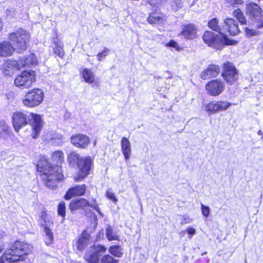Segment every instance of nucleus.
<instances>
[{
	"label": "nucleus",
	"instance_id": "1",
	"mask_svg": "<svg viewBox=\"0 0 263 263\" xmlns=\"http://www.w3.org/2000/svg\"><path fill=\"white\" fill-rule=\"evenodd\" d=\"M39 171L43 172L42 179L46 185L53 189L57 186V182L63 179L64 176L62 173L61 166H52L45 158H41L37 164Z\"/></svg>",
	"mask_w": 263,
	"mask_h": 263
},
{
	"label": "nucleus",
	"instance_id": "2",
	"mask_svg": "<svg viewBox=\"0 0 263 263\" xmlns=\"http://www.w3.org/2000/svg\"><path fill=\"white\" fill-rule=\"evenodd\" d=\"M32 251L29 245L20 241L15 242L13 247L6 251L0 258V263H5V259L10 263H31L29 254Z\"/></svg>",
	"mask_w": 263,
	"mask_h": 263
},
{
	"label": "nucleus",
	"instance_id": "3",
	"mask_svg": "<svg viewBox=\"0 0 263 263\" xmlns=\"http://www.w3.org/2000/svg\"><path fill=\"white\" fill-rule=\"evenodd\" d=\"M203 41L209 46L216 49L225 45H233L236 42L228 39L224 34H215L211 31H206L202 37Z\"/></svg>",
	"mask_w": 263,
	"mask_h": 263
},
{
	"label": "nucleus",
	"instance_id": "4",
	"mask_svg": "<svg viewBox=\"0 0 263 263\" xmlns=\"http://www.w3.org/2000/svg\"><path fill=\"white\" fill-rule=\"evenodd\" d=\"M9 39L12 42L14 47L18 52L26 50L30 35L26 30L20 29L15 32L10 33Z\"/></svg>",
	"mask_w": 263,
	"mask_h": 263
},
{
	"label": "nucleus",
	"instance_id": "5",
	"mask_svg": "<svg viewBox=\"0 0 263 263\" xmlns=\"http://www.w3.org/2000/svg\"><path fill=\"white\" fill-rule=\"evenodd\" d=\"M246 9L247 15L256 28H263V11L261 8L255 3H250L246 5Z\"/></svg>",
	"mask_w": 263,
	"mask_h": 263
},
{
	"label": "nucleus",
	"instance_id": "6",
	"mask_svg": "<svg viewBox=\"0 0 263 263\" xmlns=\"http://www.w3.org/2000/svg\"><path fill=\"white\" fill-rule=\"evenodd\" d=\"M44 94L42 89L35 88L28 91L22 100L23 105L28 107L39 105L43 101Z\"/></svg>",
	"mask_w": 263,
	"mask_h": 263
},
{
	"label": "nucleus",
	"instance_id": "7",
	"mask_svg": "<svg viewBox=\"0 0 263 263\" xmlns=\"http://www.w3.org/2000/svg\"><path fill=\"white\" fill-rule=\"evenodd\" d=\"M36 81V73L34 70H26L17 75L15 80V86L22 89L29 88Z\"/></svg>",
	"mask_w": 263,
	"mask_h": 263
},
{
	"label": "nucleus",
	"instance_id": "8",
	"mask_svg": "<svg viewBox=\"0 0 263 263\" xmlns=\"http://www.w3.org/2000/svg\"><path fill=\"white\" fill-rule=\"evenodd\" d=\"M231 105V103L227 101H213L205 105L204 110L209 115L215 114L226 110Z\"/></svg>",
	"mask_w": 263,
	"mask_h": 263
},
{
	"label": "nucleus",
	"instance_id": "9",
	"mask_svg": "<svg viewBox=\"0 0 263 263\" xmlns=\"http://www.w3.org/2000/svg\"><path fill=\"white\" fill-rule=\"evenodd\" d=\"M106 251V248L104 246L95 244L90 250L86 253L85 259L88 263H99L101 253H105Z\"/></svg>",
	"mask_w": 263,
	"mask_h": 263
},
{
	"label": "nucleus",
	"instance_id": "10",
	"mask_svg": "<svg viewBox=\"0 0 263 263\" xmlns=\"http://www.w3.org/2000/svg\"><path fill=\"white\" fill-rule=\"evenodd\" d=\"M205 88L208 95L211 96H218L224 90V83L220 80H214L209 82Z\"/></svg>",
	"mask_w": 263,
	"mask_h": 263
},
{
	"label": "nucleus",
	"instance_id": "11",
	"mask_svg": "<svg viewBox=\"0 0 263 263\" xmlns=\"http://www.w3.org/2000/svg\"><path fill=\"white\" fill-rule=\"evenodd\" d=\"M238 72L232 63L227 62L223 65L222 76L230 84L234 83L238 79Z\"/></svg>",
	"mask_w": 263,
	"mask_h": 263
},
{
	"label": "nucleus",
	"instance_id": "12",
	"mask_svg": "<svg viewBox=\"0 0 263 263\" xmlns=\"http://www.w3.org/2000/svg\"><path fill=\"white\" fill-rule=\"evenodd\" d=\"M68 161L69 164L72 166H77L79 170V173L77 176H74L76 181H80L82 178V159L80 156L76 152H72L68 155Z\"/></svg>",
	"mask_w": 263,
	"mask_h": 263
},
{
	"label": "nucleus",
	"instance_id": "13",
	"mask_svg": "<svg viewBox=\"0 0 263 263\" xmlns=\"http://www.w3.org/2000/svg\"><path fill=\"white\" fill-rule=\"evenodd\" d=\"M30 116L32 120L31 124L33 130L32 137L36 138L43 127V120L39 115L31 113Z\"/></svg>",
	"mask_w": 263,
	"mask_h": 263
},
{
	"label": "nucleus",
	"instance_id": "14",
	"mask_svg": "<svg viewBox=\"0 0 263 263\" xmlns=\"http://www.w3.org/2000/svg\"><path fill=\"white\" fill-rule=\"evenodd\" d=\"M13 125L15 130L18 132L20 129L27 124L26 115L22 112H16L12 116Z\"/></svg>",
	"mask_w": 263,
	"mask_h": 263
},
{
	"label": "nucleus",
	"instance_id": "15",
	"mask_svg": "<svg viewBox=\"0 0 263 263\" xmlns=\"http://www.w3.org/2000/svg\"><path fill=\"white\" fill-rule=\"evenodd\" d=\"M18 68L35 66L38 64V60L34 54L30 53L19 59Z\"/></svg>",
	"mask_w": 263,
	"mask_h": 263
},
{
	"label": "nucleus",
	"instance_id": "16",
	"mask_svg": "<svg viewBox=\"0 0 263 263\" xmlns=\"http://www.w3.org/2000/svg\"><path fill=\"white\" fill-rule=\"evenodd\" d=\"M219 72L220 68L218 66L211 64L201 73V78L203 80L209 79L217 77Z\"/></svg>",
	"mask_w": 263,
	"mask_h": 263
},
{
	"label": "nucleus",
	"instance_id": "17",
	"mask_svg": "<svg viewBox=\"0 0 263 263\" xmlns=\"http://www.w3.org/2000/svg\"><path fill=\"white\" fill-rule=\"evenodd\" d=\"M45 139L51 144L58 145L61 144L64 139V137L61 134L55 132L47 133Z\"/></svg>",
	"mask_w": 263,
	"mask_h": 263
},
{
	"label": "nucleus",
	"instance_id": "18",
	"mask_svg": "<svg viewBox=\"0 0 263 263\" xmlns=\"http://www.w3.org/2000/svg\"><path fill=\"white\" fill-rule=\"evenodd\" d=\"M83 79L86 83L90 84L92 87H99L100 86L99 79L95 78L94 74L89 69L83 70Z\"/></svg>",
	"mask_w": 263,
	"mask_h": 263
},
{
	"label": "nucleus",
	"instance_id": "19",
	"mask_svg": "<svg viewBox=\"0 0 263 263\" xmlns=\"http://www.w3.org/2000/svg\"><path fill=\"white\" fill-rule=\"evenodd\" d=\"M181 34L186 39H193L196 37L197 28L191 24L184 26Z\"/></svg>",
	"mask_w": 263,
	"mask_h": 263
},
{
	"label": "nucleus",
	"instance_id": "20",
	"mask_svg": "<svg viewBox=\"0 0 263 263\" xmlns=\"http://www.w3.org/2000/svg\"><path fill=\"white\" fill-rule=\"evenodd\" d=\"M121 151L126 161L128 160L132 155V147L129 140L126 138H122L121 141Z\"/></svg>",
	"mask_w": 263,
	"mask_h": 263
},
{
	"label": "nucleus",
	"instance_id": "21",
	"mask_svg": "<svg viewBox=\"0 0 263 263\" xmlns=\"http://www.w3.org/2000/svg\"><path fill=\"white\" fill-rule=\"evenodd\" d=\"M226 29L232 35H235L239 32L237 23L233 18H227L224 21Z\"/></svg>",
	"mask_w": 263,
	"mask_h": 263
},
{
	"label": "nucleus",
	"instance_id": "22",
	"mask_svg": "<svg viewBox=\"0 0 263 263\" xmlns=\"http://www.w3.org/2000/svg\"><path fill=\"white\" fill-rule=\"evenodd\" d=\"M82 195V186L76 185L69 189L66 193L64 198L66 200H70L73 197L81 196Z\"/></svg>",
	"mask_w": 263,
	"mask_h": 263
},
{
	"label": "nucleus",
	"instance_id": "23",
	"mask_svg": "<svg viewBox=\"0 0 263 263\" xmlns=\"http://www.w3.org/2000/svg\"><path fill=\"white\" fill-rule=\"evenodd\" d=\"M93 160L90 156L83 158V179L90 174L93 167Z\"/></svg>",
	"mask_w": 263,
	"mask_h": 263
},
{
	"label": "nucleus",
	"instance_id": "24",
	"mask_svg": "<svg viewBox=\"0 0 263 263\" xmlns=\"http://www.w3.org/2000/svg\"><path fill=\"white\" fill-rule=\"evenodd\" d=\"M14 49L15 48L8 42H4L0 44V55L2 56L10 55Z\"/></svg>",
	"mask_w": 263,
	"mask_h": 263
},
{
	"label": "nucleus",
	"instance_id": "25",
	"mask_svg": "<svg viewBox=\"0 0 263 263\" xmlns=\"http://www.w3.org/2000/svg\"><path fill=\"white\" fill-rule=\"evenodd\" d=\"M147 21L150 24H162L164 18L161 14L153 12L147 18Z\"/></svg>",
	"mask_w": 263,
	"mask_h": 263
},
{
	"label": "nucleus",
	"instance_id": "26",
	"mask_svg": "<svg viewBox=\"0 0 263 263\" xmlns=\"http://www.w3.org/2000/svg\"><path fill=\"white\" fill-rule=\"evenodd\" d=\"M82 207V199L78 198L72 200L69 204V209L73 212L80 209Z\"/></svg>",
	"mask_w": 263,
	"mask_h": 263
},
{
	"label": "nucleus",
	"instance_id": "27",
	"mask_svg": "<svg viewBox=\"0 0 263 263\" xmlns=\"http://www.w3.org/2000/svg\"><path fill=\"white\" fill-rule=\"evenodd\" d=\"M122 249L121 247L118 246H112L109 247L108 252L112 255L116 257H121L123 253L122 252Z\"/></svg>",
	"mask_w": 263,
	"mask_h": 263
},
{
	"label": "nucleus",
	"instance_id": "28",
	"mask_svg": "<svg viewBox=\"0 0 263 263\" xmlns=\"http://www.w3.org/2000/svg\"><path fill=\"white\" fill-rule=\"evenodd\" d=\"M106 236L109 241L119 240V236L117 232L114 231L110 226H108L106 230Z\"/></svg>",
	"mask_w": 263,
	"mask_h": 263
},
{
	"label": "nucleus",
	"instance_id": "29",
	"mask_svg": "<svg viewBox=\"0 0 263 263\" xmlns=\"http://www.w3.org/2000/svg\"><path fill=\"white\" fill-rule=\"evenodd\" d=\"M55 47L54 48V53L58 55L60 58H62L64 55V50L63 49V45L62 42L60 41H54Z\"/></svg>",
	"mask_w": 263,
	"mask_h": 263
},
{
	"label": "nucleus",
	"instance_id": "30",
	"mask_svg": "<svg viewBox=\"0 0 263 263\" xmlns=\"http://www.w3.org/2000/svg\"><path fill=\"white\" fill-rule=\"evenodd\" d=\"M233 15L239 22L242 24H246L247 22L246 18L243 15V12L240 9H237L233 12Z\"/></svg>",
	"mask_w": 263,
	"mask_h": 263
},
{
	"label": "nucleus",
	"instance_id": "31",
	"mask_svg": "<svg viewBox=\"0 0 263 263\" xmlns=\"http://www.w3.org/2000/svg\"><path fill=\"white\" fill-rule=\"evenodd\" d=\"M71 142L76 146L81 147L82 145V135L77 134L72 136L71 138Z\"/></svg>",
	"mask_w": 263,
	"mask_h": 263
},
{
	"label": "nucleus",
	"instance_id": "32",
	"mask_svg": "<svg viewBox=\"0 0 263 263\" xmlns=\"http://www.w3.org/2000/svg\"><path fill=\"white\" fill-rule=\"evenodd\" d=\"M44 232L46 236L45 243L47 245H49L52 243L53 240L52 233L51 230L46 226L44 227Z\"/></svg>",
	"mask_w": 263,
	"mask_h": 263
},
{
	"label": "nucleus",
	"instance_id": "33",
	"mask_svg": "<svg viewBox=\"0 0 263 263\" xmlns=\"http://www.w3.org/2000/svg\"><path fill=\"white\" fill-rule=\"evenodd\" d=\"M52 159L58 164H61L64 161L63 153L62 151H56L52 154Z\"/></svg>",
	"mask_w": 263,
	"mask_h": 263
},
{
	"label": "nucleus",
	"instance_id": "34",
	"mask_svg": "<svg viewBox=\"0 0 263 263\" xmlns=\"http://www.w3.org/2000/svg\"><path fill=\"white\" fill-rule=\"evenodd\" d=\"M209 26L212 30L219 32V33H221L222 29L221 28L220 26L218 25V22H217V20L216 18H212L209 22Z\"/></svg>",
	"mask_w": 263,
	"mask_h": 263
},
{
	"label": "nucleus",
	"instance_id": "35",
	"mask_svg": "<svg viewBox=\"0 0 263 263\" xmlns=\"http://www.w3.org/2000/svg\"><path fill=\"white\" fill-rule=\"evenodd\" d=\"M172 9L174 11H178L183 7L182 0H172L171 3Z\"/></svg>",
	"mask_w": 263,
	"mask_h": 263
},
{
	"label": "nucleus",
	"instance_id": "36",
	"mask_svg": "<svg viewBox=\"0 0 263 263\" xmlns=\"http://www.w3.org/2000/svg\"><path fill=\"white\" fill-rule=\"evenodd\" d=\"M100 263H118V260L114 259L111 255L107 254L104 255L100 259Z\"/></svg>",
	"mask_w": 263,
	"mask_h": 263
},
{
	"label": "nucleus",
	"instance_id": "37",
	"mask_svg": "<svg viewBox=\"0 0 263 263\" xmlns=\"http://www.w3.org/2000/svg\"><path fill=\"white\" fill-rule=\"evenodd\" d=\"M19 60L17 61L15 60H8L6 63V67L8 68L9 69L13 70L14 68H16V69H19L18 65H19Z\"/></svg>",
	"mask_w": 263,
	"mask_h": 263
},
{
	"label": "nucleus",
	"instance_id": "38",
	"mask_svg": "<svg viewBox=\"0 0 263 263\" xmlns=\"http://www.w3.org/2000/svg\"><path fill=\"white\" fill-rule=\"evenodd\" d=\"M83 206H85V205L90 206V207L92 208L93 209H95V210H96L102 216H103L100 211L99 208L98 207V205L95 203V201L90 203L89 202H88L87 200L83 199Z\"/></svg>",
	"mask_w": 263,
	"mask_h": 263
},
{
	"label": "nucleus",
	"instance_id": "39",
	"mask_svg": "<svg viewBox=\"0 0 263 263\" xmlns=\"http://www.w3.org/2000/svg\"><path fill=\"white\" fill-rule=\"evenodd\" d=\"M65 203L63 201L61 202L58 208V214L62 217H64L65 216Z\"/></svg>",
	"mask_w": 263,
	"mask_h": 263
},
{
	"label": "nucleus",
	"instance_id": "40",
	"mask_svg": "<svg viewBox=\"0 0 263 263\" xmlns=\"http://www.w3.org/2000/svg\"><path fill=\"white\" fill-rule=\"evenodd\" d=\"M201 210L202 215L205 217H208L210 212V209L209 206L201 204Z\"/></svg>",
	"mask_w": 263,
	"mask_h": 263
},
{
	"label": "nucleus",
	"instance_id": "41",
	"mask_svg": "<svg viewBox=\"0 0 263 263\" xmlns=\"http://www.w3.org/2000/svg\"><path fill=\"white\" fill-rule=\"evenodd\" d=\"M108 50L107 48H105L104 50L102 52L97 54V58L99 61H101L105 59L106 56L108 54Z\"/></svg>",
	"mask_w": 263,
	"mask_h": 263
},
{
	"label": "nucleus",
	"instance_id": "42",
	"mask_svg": "<svg viewBox=\"0 0 263 263\" xmlns=\"http://www.w3.org/2000/svg\"><path fill=\"white\" fill-rule=\"evenodd\" d=\"M106 195L108 198L112 200L114 202H116L118 201L117 198L116 197L115 194L111 191L110 189L108 190L106 192Z\"/></svg>",
	"mask_w": 263,
	"mask_h": 263
},
{
	"label": "nucleus",
	"instance_id": "43",
	"mask_svg": "<svg viewBox=\"0 0 263 263\" xmlns=\"http://www.w3.org/2000/svg\"><path fill=\"white\" fill-rule=\"evenodd\" d=\"M152 6H157L163 4L167 1V0H145Z\"/></svg>",
	"mask_w": 263,
	"mask_h": 263
},
{
	"label": "nucleus",
	"instance_id": "44",
	"mask_svg": "<svg viewBox=\"0 0 263 263\" xmlns=\"http://www.w3.org/2000/svg\"><path fill=\"white\" fill-rule=\"evenodd\" d=\"M246 33L247 36H253L256 35L258 34V31L254 30V29H251L248 28H246Z\"/></svg>",
	"mask_w": 263,
	"mask_h": 263
},
{
	"label": "nucleus",
	"instance_id": "45",
	"mask_svg": "<svg viewBox=\"0 0 263 263\" xmlns=\"http://www.w3.org/2000/svg\"><path fill=\"white\" fill-rule=\"evenodd\" d=\"M182 218L183 219L181 222V224L182 225L187 223H190L193 221V219L189 215H183Z\"/></svg>",
	"mask_w": 263,
	"mask_h": 263
},
{
	"label": "nucleus",
	"instance_id": "46",
	"mask_svg": "<svg viewBox=\"0 0 263 263\" xmlns=\"http://www.w3.org/2000/svg\"><path fill=\"white\" fill-rule=\"evenodd\" d=\"M242 0H231L230 2V5L234 8L237 7L238 6L241 5L243 4Z\"/></svg>",
	"mask_w": 263,
	"mask_h": 263
},
{
	"label": "nucleus",
	"instance_id": "47",
	"mask_svg": "<svg viewBox=\"0 0 263 263\" xmlns=\"http://www.w3.org/2000/svg\"><path fill=\"white\" fill-rule=\"evenodd\" d=\"M75 246L78 250L80 251L82 250V240L81 237L77 241Z\"/></svg>",
	"mask_w": 263,
	"mask_h": 263
},
{
	"label": "nucleus",
	"instance_id": "48",
	"mask_svg": "<svg viewBox=\"0 0 263 263\" xmlns=\"http://www.w3.org/2000/svg\"><path fill=\"white\" fill-rule=\"evenodd\" d=\"M90 143L89 138L87 136L83 135V148L85 147Z\"/></svg>",
	"mask_w": 263,
	"mask_h": 263
},
{
	"label": "nucleus",
	"instance_id": "49",
	"mask_svg": "<svg viewBox=\"0 0 263 263\" xmlns=\"http://www.w3.org/2000/svg\"><path fill=\"white\" fill-rule=\"evenodd\" d=\"M166 46H170L173 48H177L178 47V44L177 42L174 40L170 41L167 44Z\"/></svg>",
	"mask_w": 263,
	"mask_h": 263
},
{
	"label": "nucleus",
	"instance_id": "50",
	"mask_svg": "<svg viewBox=\"0 0 263 263\" xmlns=\"http://www.w3.org/2000/svg\"><path fill=\"white\" fill-rule=\"evenodd\" d=\"M186 232L191 235H193L196 233V230L192 227H189L186 229Z\"/></svg>",
	"mask_w": 263,
	"mask_h": 263
},
{
	"label": "nucleus",
	"instance_id": "51",
	"mask_svg": "<svg viewBox=\"0 0 263 263\" xmlns=\"http://www.w3.org/2000/svg\"><path fill=\"white\" fill-rule=\"evenodd\" d=\"M14 12V10L12 9V10L10 9H7L6 10V13L7 15H11Z\"/></svg>",
	"mask_w": 263,
	"mask_h": 263
},
{
	"label": "nucleus",
	"instance_id": "52",
	"mask_svg": "<svg viewBox=\"0 0 263 263\" xmlns=\"http://www.w3.org/2000/svg\"><path fill=\"white\" fill-rule=\"evenodd\" d=\"M83 195L84 194V190H85V185L83 184Z\"/></svg>",
	"mask_w": 263,
	"mask_h": 263
},
{
	"label": "nucleus",
	"instance_id": "53",
	"mask_svg": "<svg viewBox=\"0 0 263 263\" xmlns=\"http://www.w3.org/2000/svg\"><path fill=\"white\" fill-rule=\"evenodd\" d=\"M261 132L260 130H259V131L258 132V135H261Z\"/></svg>",
	"mask_w": 263,
	"mask_h": 263
},
{
	"label": "nucleus",
	"instance_id": "54",
	"mask_svg": "<svg viewBox=\"0 0 263 263\" xmlns=\"http://www.w3.org/2000/svg\"><path fill=\"white\" fill-rule=\"evenodd\" d=\"M94 220H95V221L97 220V217L96 216H94Z\"/></svg>",
	"mask_w": 263,
	"mask_h": 263
},
{
	"label": "nucleus",
	"instance_id": "55",
	"mask_svg": "<svg viewBox=\"0 0 263 263\" xmlns=\"http://www.w3.org/2000/svg\"><path fill=\"white\" fill-rule=\"evenodd\" d=\"M96 144V141H95L94 142H93L94 146H95Z\"/></svg>",
	"mask_w": 263,
	"mask_h": 263
},
{
	"label": "nucleus",
	"instance_id": "56",
	"mask_svg": "<svg viewBox=\"0 0 263 263\" xmlns=\"http://www.w3.org/2000/svg\"><path fill=\"white\" fill-rule=\"evenodd\" d=\"M2 251V249L0 247V253H1Z\"/></svg>",
	"mask_w": 263,
	"mask_h": 263
},
{
	"label": "nucleus",
	"instance_id": "57",
	"mask_svg": "<svg viewBox=\"0 0 263 263\" xmlns=\"http://www.w3.org/2000/svg\"><path fill=\"white\" fill-rule=\"evenodd\" d=\"M83 239H84V232H83Z\"/></svg>",
	"mask_w": 263,
	"mask_h": 263
}]
</instances>
